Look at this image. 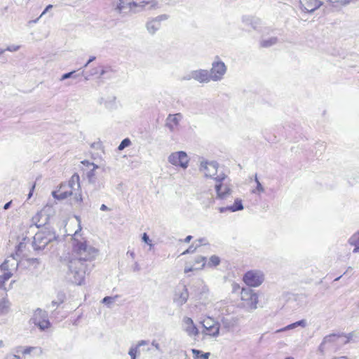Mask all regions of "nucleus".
Masks as SVG:
<instances>
[{
  "label": "nucleus",
  "instance_id": "obj_32",
  "mask_svg": "<svg viewBox=\"0 0 359 359\" xmlns=\"http://www.w3.org/2000/svg\"><path fill=\"white\" fill-rule=\"evenodd\" d=\"M142 240L147 245H149L150 246L152 245L151 241L149 239V236H147V234L146 233H143V235H142Z\"/></svg>",
  "mask_w": 359,
  "mask_h": 359
},
{
  "label": "nucleus",
  "instance_id": "obj_5",
  "mask_svg": "<svg viewBox=\"0 0 359 359\" xmlns=\"http://www.w3.org/2000/svg\"><path fill=\"white\" fill-rule=\"evenodd\" d=\"M203 327V334L206 336L216 337L219 334L220 324L218 321L210 317H205L201 322Z\"/></svg>",
  "mask_w": 359,
  "mask_h": 359
},
{
  "label": "nucleus",
  "instance_id": "obj_1",
  "mask_svg": "<svg viewBox=\"0 0 359 359\" xmlns=\"http://www.w3.org/2000/svg\"><path fill=\"white\" fill-rule=\"evenodd\" d=\"M90 259V250L86 242L76 241L73 245L69 269L76 274L81 273L78 284H81L84 280V274L87 269L86 262Z\"/></svg>",
  "mask_w": 359,
  "mask_h": 359
},
{
  "label": "nucleus",
  "instance_id": "obj_4",
  "mask_svg": "<svg viewBox=\"0 0 359 359\" xmlns=\"http://www.w3.org/2000/svg\"><path fill=\"white\" fill-rule=\"evenodd\" d=\"M351 335H347L344 333L331 334L324 337L319 346V351L324 353L325 350L332 346H338L341 344H346L350 341Z\"/></svg>",
  "mask_w": 359,
  "mask_h": 359
},
{
  "label": "nucleus",
  "instance_id": "obj_6",
  "mask_svg": "<svg viewBox=\"0 0 359 359\" xmlns=\"http://www.w3.org/2000/svg\"><path fill=\"white\" fill-rule=\"evenodd\" d=\"M264 280V273L259 270H249L243 276V283L252 287L260 286Z\"/></svg>",
  "mask_w": 359,
  "mask_h": 359
},
{
  "label": "nucleus",
  "instance_id": "obj_45",
  "mask_svg": "<svg viewBox=\"0 0 359 359\" xmlns=\"http://www.w3.org/2000/svg\"><path fill=\"white\" fill-rule=\"evenodd\" d=\"M23 245V243H20L18 245V249L21 248Z\"/></svg>",
  "mask_w": 359,
  "mask_h": 359
},
{
  "label": "nucleus",
  "instance_id": "obj_30",
  "mask_svg": "<svg viewBox=\"0 0 359 359\" xmlns=\"http://www.w3.org/2000/svg\"><path fill=\"white\" fill-rule=\"evenodd\" d=\"M131 144V142L129 138H126L119 144L118 149L121 151L124 149L126 147H129Z\"/></svg>",
  "mask_w": 359,
  "mask_h": 359
},
{
  "label": "nucleus",
  "instance_id": "obj_28",
  "mask_svg": "<svg viewBox=\"0 0 359 359\" xmlns=\"http://www.w3.org/2000/svg\"><path fill=\"white\" fill-rule=\"evenodd\" d=\"M306 325V323H305V320H299V321H297L294 323H292L289 325H287V327H285L284 329H282L281 330H290V329H293L294 327H296L297 326H302V327H304Z\"/></svg>",
  "mask_w": 359,
  "mask_h": 359
},
{
  "label": "nucleus",
  "instance_id": "obj_16",
  "mask_svg": "<svg viewBox=\"0 0 359 359\" xmlns=\"http://www.w3.org/2000/svg\"><path fill=\"white\" fill-rule=\"evenodd\" d=\"M165 19V16H159L151 20L147 25L148 31L154 34L156 30L161 27L162 21Z\"/></svg>",
  "mask_w": 359,
  "mask_h": 359
},
{
  "label": "nucleus",
  "instance_id": "obj_42",
  "mask_svg": "<svg viewBox=\"0 0 359 359\" xmlns=\"http://www.w3.org/2000/svg\"><path fill=\"white\" fill-rule=\"evenodd\" d=\"M110 299V297H106L103 299V302H108L109 300Z\"/></svg>",
  "mask_w": 359,
  "mask_h": 359
},
{
  "label": "nucleus",
  "instance_id": "obj_19",
  "mask_svg": "<svg viewBox=\"0 0 359 359\" xmlns=\"http://www.w3.org/2000/svg\"><path fill=\"white\" fill-rule=\"evenodd\" d=\"M191 353L193 354L194 359H209L210 355L209 352L203 353V351L195 348L191 349Z\"/></svg>",
  "mask_w": 359,
  "mask_h": 359
},
{
  "label": "nucleus",
  "instance_id": "obj_31",
  "mask_svg": "<svg viewBox=\"0 0 359 359\" xmlns=\"http://www.w3.org/2000/svg\"><path fill=\"white\" fill-rule=\"evenodd\" d=\"M231 287H232V292L233 293H236L238 292V291L241 292V285L239 283H236V282H233L232 284H231Z\"/></svg>",
  "mask_w": 359,
  "mask_h": 359
},
{
  "label": "nucleus",
  "instance_id": "obj_33",
  "mask_svg": "<svg viewBox=\"0 0 359 359\" xmlns=\"http://www.w3.org/2000/svg\"><path fill=\"white\" fill-rule=\"evenodd\" d=\"M82 163L84 165L86 164L89 167H92V170H94L97 168V166H95L93 163H89L88 161H83Z\"/></svg>",
  "mask_w": 359,
  "mask_h": 359
},
{
  "label": "nucleus",
  "instance_id": "obj_38",
  "mask_svg": "<svg viewBox=\"0 0 359 359\" xmlns=\"http://www.w3.org/2000/svg\"><path fill=\"white\" fill-rule=\"evenodd\" d=\"M11 203V201H10V202H8V203H6V204H5V205H4V208L5 210L8 209V208L10 207Z\"/></svg>",
  "mask_w": 359,
  "mask_h": 359
},
{
  "label": "nucleus",
  "instance_id": "obj_34",
  "mask_svg": "<svg viewBox=\"0 0 359 359\" xmlns=\"http://www.w3.org/2000/svg\"><path fill=\"white\" fill-rule=\"evenodd\" d=\"M73 73H74V72H69V73L63 74L62 76V80L69 78Z\"/></svg>",
  "mask_w": 359,
  "mask_h": 359
},
{
  "label": "nucleus",
  "instance_id": "obj_17",
  "mask_svg": "<svg viewBox=\"0 0 359 359\" xmlns=\"http://www.w3.org/2000/svg\"><path fill=\"white\" fill-rule=\"evenodd\" d=\"M194 78L200 82H208L210 81V74L207 70H198L194 73Z\"/></svg>",
  "mask_w": 359,
  "mask_h": 359
},
{
  "label": "nucleus",
  "instance_id": "obj_22",
  "mask_svg": "<svg viewBox=\"0 0 359 359\" xmlns=\"http://www.w3.org/2000/svg\"><path fill=\"white\" fill-rule=\"evenodd\" d=\"M9 302L7 299L4 298L0 301V314H4L8 311Z\"/></svg>",
  "mask_w": 359,
  "mask_h": 359
},
{
  "label": "nucleus",
  "instance_id": "obj_3",
  "mask_svg": "<svg viewBox=\"0 0 359 359\" xmlns=\"http://www.w3.org/2000/svg\"><path fill=\"white\" fill-rule=\"evenodd\" d=\"M190 254L185 260L184 273H189L196 270L202 269L206 264V259L203 256L194 253L192 248H189L182 255Z\"/></svg>",
  "mask_w": 359,
  "mask_h": 359
},
{
  "label": "nucleus",
  "instance_id": "obj_20",
  "mask_svg": "<svg viewBox=\"0 0 359 359\" xmlns=\"http://www.w3.org/2000/svg\"><path fill=\"white\" fill-rule=\"evenodd\" d=\"M226 209L228 210H230L231 212H236V211H238V210H241L243 209V203H242V201L239 198H237L234 201V203L231 205V206H228L226 207Z\"/></svg>",
  "mask_w": 359,
  "mask_h": 359
},
{
  "label": "nucleus",
  "instance_id": "obj_2",
  "mask_svg": "<svg viewBox=\"0 0 359 359\" xmlns=\"http://www.w3.org/2000/svg\"><path fill=\"white\" fill-rule=\"evenodd\" d=\"M74 194L76 196V201H82L78 174H74L68 182L62 184L59 189L53 193L54 197L58 199H65Z\"/></svg>",
  "mask_w": 359,
  "mask_h": 359
},
{
  "label": "nucleus",
  "instance_id": "obj_24",
  "mask_svg": "<svg viewBox=\"0 0 359 359\" xmlns=\"http://www.w3.org/2000/svg\"><path fill=\"white\" fill-rule=\"evenodd\" d=\"M13 276L10 271L5 272L3 275L0 276V288H4L5 283L8 280Z\"/></svg>",
  "mask_w": 359,
  "mask_h": 359
},
{
  "label": "nucleus",
  "instance_id": "obj_40",
  "mask_svg": "<svg viewBox=\"0 0 359 359\" xmlns=\"http://www.w3.org/2000/svg\"><path fill=\"white\" fill-rule=\"evenodd\" d=\"M34 185L32 186V190L30 191V192L29 194V197H31V196L32 195V191H34Z\"/></svg>",
  "mask_w": 359,
  "mask_h": 359
},
{
  "label": "nucleus",
  "instance_id": "obj_35",
  "mask_svg": "<svg viewBox=\"0 0 359 359\" xmlns=\"http://www.w3.org/2000/svg\"><path fill=\"white\" fill-rule=\"evenodd\" d=\"M53 7L52 5H48L46 6V8H45V10L42 12L41 15H44L48 10H50L51 8Z\"/></svg>",
  "mask_w": 359,
  "mask_h": 359
},
{
  "label": "nucleus",
  "instance_id": "obj_9",
  "mask_svg": "<svg viewBox=\"0 0 359 359\" xmlns=\"http://www.w3.org/2000/svg\"><path fill=\"white\" fill-rule=\"evenodd\" d=\"M169 162L175 166L187 168L189 165V158L184 151H176L172 153L168 157Z\"/></svg>",
  "mask_w": 359,
  "mask_h": 359
},
{
  "label": "nucleus",
  "instance_id": "obj_41",
  "mask_svg": "<svg viewBox=\"0 0 359 359\" xmlns=\"http://www.w3.org/2000/svg\"><path fill=\"white\" fill-rule=\"evenodd\" d=\"M6 265H7V262H4V263L1 264V267L2 269H5V268L6 267Z\"/></svg>",
  "mask_w": 359,
  "mask_h": 359
},
{
  "label": "nucleus",
  "instance_id": "obj_21",
  "mask_svg": "<svg viewBox=\"0 0 359 359\" xmlns=\"http://www.w3.org/2000/svg\"><path fill=\"white\" fill-rule=\"evenodd\" d=\"M34 242L35 244L39 243H41V246H45L48 243L49 240L47 238L44 239L42 233H37L34 237Z\"/></svg>",
  "mask_w": 359,
  "mask_h": 359
},
{
  "label": "nucleus",
  "instance_id": "obj_44",
  "mask_svg": "<svg viewBox=\"0 0 359 359\" xmlns=\"http://www.w3.org/2000/svg\"><path fill=\"white\" fill-rule=\"evenodd\" d=\"M123 8V5H122V4H120V5L118 6V9L119 11H121Z\"/></svg>",
  "mask_w": 359,
  "mask_h": 359
},
{
  "label": "nucleus",
  "instance_id": "obj_13",
  "mask_svg": "<svg viewBox=\"0 0 359 359\" xmlns=\"http://www.w3.org/2000/svg\"><path fill=\"white\" fill-rule=\"evenodd\" d=\"M189 298V291L188 289L185 286H182V287L176 290L174 301L180 305L185 304Z\"/></svg>",
  "mask_w": 359,
  "mask_h": 359
},
{
  "label": "nucleus",
  "instance_id": "obj_23",
  "mask_svg": "<svg viewBox=\"0 0 359 359\" xmlns=\"http://www.w3.org/2000/svg\"><path fill=\"white\" fill-rule=\"evenodd\" d=\"M34 349H35V348L32 347V346L26 347V348L19 347L16 351L17 353L19 355L18 356V358H20V355L22 356H25L27 354H29Z\"/></svg>",
  "mask_w": 359,
  "mask_h": 359
},
{
  "label": "nucleus",
  "instance_id": "obj_8",
  "mask_svg": "<svg viewBox=\"0 0 359 359\" xmlns=\"http://www.w3.org/2000/svg\"><path fill=\"white\" fill-rule=\"evenodd\" d=\"M226 178V176L224 174L221 175L219 177H215L217 196L220 199H224L231 194V190L229 184L224 182Z\"/></svg>",
  "mask_w": 359,
  "mask_h": 359
},
{
  "label": "nucleus",
  "instance_id": "obj_46",
  "mask_svg": "<svg viewBox=\"0 0 359 359\" xmlns=\"http://www.w3.org/2000/svg\"><path fill=\"white\" fill-rule=\"evenodd\" d=\"M285 359H294L293 358H286Z\"/></svg>",
  "mask_w": 359,
  "mask_h": 359
},
{
  "label": "nucleus",
  "instance_id": "obj_7",
  "mask_svg": "<svg viewBox=\"0 0 359 359\" xmlns=\"http://www.w3.org/2000/svg\"><path fill=\"white\" fill-rule=\"evenodd\" d=\"M240 299L243 302V306L250 309H257L259 302L258 294L252 290L242 287L240 292Z\"/></svg>",
  "mask_w": 359,
  "mask_h": 359
},
{
  "label": "nucleus",
  "instance_id": "obj_25",
  "mask_svg": "<svg viewBox=\"0 0 359 359\" xmlns=\"http://www.w3.org/2000/svg\"><path fill=\"white\" fill-rule=\"evenodd\" d=\"M351 245H354L355 248L353 250V252H359V235H353L349 240Z\"/></svg>",
  "mask_w": 359,
  "mask_h": 359
},
{
  "label": "nucleus",
  "instance_id": "obj_27",
  "mask_svg": "<svg viewBox=\"0 0 359 359\" xmlns=\"http://www.w3.org/2000/svg\"><path fill=\"white\" fill-rule=\"evenodd\" d=\"M277 38L276 37H272L268 40H264L261 42V46L262 47L266 48L269 47L273 44H275L277 42Z\"/></svg>",
  "mask_w": 359,
  "mask_h": 359
},
{
  "label": "nucleus",
  "instance_id": "obj_18",
  "mask_svg": "<svg viewBox=\"0 0 359 359\" xmlns=\"http://www.w3.org/2000/svg\"><path fill=\"white\" fill-rule=\"evenodd\" d=\"M180 118V114H176L173 115L170 114L168 116L167 119V126L170 128V130H173L175 127L178 126Z\"/></svg>",
  "mask_w": 359,
  "mask_h": 359
},
{
  "label": "nucleus",
  "instance_id": "obj_29",
  "mask_svg": "<svg viewBox=\"0 0 359 359\" xmlns=\"http://www.w3.org/2000/svg\"><path fill=\"white\" fill-rule=\"evenodd\" d=\"M143 344H144L143 341H142V342L139 343L138 346H137L135 347H133L130 349L128 353L130 355L131 359H136V355L138 353V347L142 345Z\"/></svg>",
  "mask_w": 359,
  "mask_h": 359
},
{
  "label": "nucleus",
  "instance_id": "obj_10",
  "mask_svg": "<svg viewBox=\"0 0 359 359\" xmlns=\"http://www.w3.org/2000/svg\"><path fill=\"white\" fill-rule=\"evenodd\" d=\"M33 323L41 330H45L50 327L47 315L41 311H36L32 318Z\"/></svg>",
  "mask_w": 359,
  "mask_h": 359
},
{
  "label": "nucleus",
  "instance_id": "obj_36",
  "mask_svg": "<svg viewBox=\"0 0 359 359\" xmlns=\"http://www.w3.org/2000/svg\"><path fill=\"white\" fill-rule=\"evenodd\" d=\"M191 239H192V236H187V237L184 238V241L185 243H189V242L191 241Z\"/></svg>",
  "mask_w": 359,
  "mask_h": 359
},
{
  "label": "nucleus",
  "instance_id": "obj_43",
  "mask_svg": "<svg viewBox=\"0 0 359 359\" xmlns=\"http://www.w3.org/2000/svg\"><path fill=\"white\" fill-rule=\"evenodd\" d=\"M214 202H215L214 198L212 197H211V198H210V200L209 201V204H212V203H214Z\"/></svg>",
  "mask_w": 359,
  "mask_h": 359
},
{
  "label": "nucleus",
  "instance_id": "obj_14",
  "mask_svg": "<svg viewBox=\"0 0 359 359\" xmlns=\"http://www.w3.org/2000/svg\"><path fill=\"white\" fill-rule=\"evenodd\" d=\"M301 8L309 13L313 12L318 9L321 2L319 0H299Z\"/></svg>",
  "mask_w": 359,
  "mask_h": 359
},
{
  "label": "nucleus",
  "instance_id": "obj_37",
  "mask_svg": "<svg viewBox=\"0 0 359 359\" xmlns=\"http://www.w3.org/2000/svg\"><path fill=\"white\" fill-rule=\"evenodd\" d=\"M100 210L102 211H105L108 210V208L104 204H102L100 207Z\"/></svg>",
  "mask_w": 359,
  "mask_h": 359
},
{
  "label": "nucleus",
  "instance_id": "obj_39",
  "mask_svg": "<svg viewBox=\"0 0 359 359\" xmlns=\"http://www.w3.org/2000/svg\"><path fill=\"white\" fill-rule=\"evenodd\" d=\"M226 210H228L226 209V208H219V211L220 212H224V211H226Z\"/></svg>",
  "mask_w": 359,
  "mask_h": 359
},
{
  "label": "nucleus",
  "instance_id": "obj_26",
  "mask_svg": "<svg viewBox=\"0 0 359 359\" xmlns=\"http://www.w3.org/2000/svg\"><path fill=\"white\" fill-rule=\"evenodd\" d=\"M220 258L217 255H212L210 257L209 261L208 262V266L209 267H215L217 266L220 264Z\"/></svg>",
  "mask_w": 359,
  "mask_h": 359
},
{
  "label": "nucleus",
  "instance_id": "obj_11",
  "mask_svg": "<svg viewBox=\"0 0 359 359\" xmlns=\"http://www.w3.org/2000/svg\"><path fill=\"white\" fill-rule=\"evenodd\" d=\"M226 71V67L224 62H216L212 64L210 69V78L214 81L219 80L222 78Z\"/></svg>",
  "mask_w": 359,
  "mask_h": 359
},
{
  "label": "nucleus",
  "instance_id": "obj_12",
  "mask_svg": "<svg viewBox=\"0 0 359 359\" xmlns=\"http://www.w3.org/2000/svg\"><path fill=\"white\" fill-rule=\"evenodd\" d=\"M218 165L215 162H205L201 165V170L204 175L210 178L219 177L217 176Z\"/></svg>",
  "mask_w": 359,
  "mask_h": 359
},
{
  "label": "nucleus",
  "instance_id": "obj_15",
  "mask_svg": "<svg viewBox=\"0 0 359 359\" xmlns=\"http://www.w3.org/2000/svg\"><path fill=\"white\" fill-rule=\"evenodd\" d=\"M184 323L186 325L185 331L190 337H197L199 334V330L194 323L193 320L191 318L186 317L184 319Z\"/></svg>",
  "mask_w": 359,
  "mask_h": 359
}]
</instances>
